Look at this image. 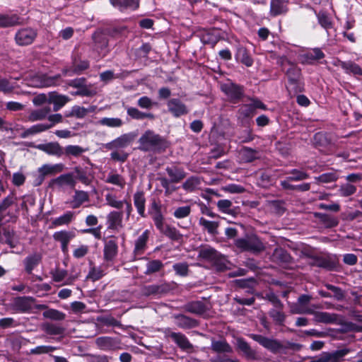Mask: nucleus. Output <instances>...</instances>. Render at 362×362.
<instances>
[{
  "label": "nucleus",
  "mask_w": 362,
  "mask_h": 362,
  "mask_svg": "<svg viewBox=\"0 0 362 362\" xmlns=\"http://www.w3.org/2000/svg\"><path fill=\"white\" fill-rule=\"evenodd\" d=\"M138 148L144 152L162 153L168 148L166 139L152 130L146 131L139 139Z\"/></svg>",
  "instance_id": "obj_1"
},
{
  "label": "nucleus",
  "mask_w": 362,
  "mask_h": 362,
  "mask_svg": "<svg viewBox=\"0 0 362 362\" xmlns=\"http://www.w3.org/2000/svg\"><path fill=\"white\" fill-rule=\"evenodd\" d=\"M234 244L241 252H250L252 254H259L265 250L264 243L255 234H247L243 238H238Z\"/></svg>",
  "instance_id": "obj_2"
},
{
  "label": "nucleus",
  "mask_w": 362,
  "mask_h": 362,
  "mask_svg": "<svg viewBox=\"0 0 362 362\" xmlns=\"http://www.w3.org/2000/svg\"><path fill=\"white\" fill-rule=\"evenodd\" d=\"M289 67L285 71L286 76L290 85L293 86L294 93H301L304 90L302 82V74L300 69L291 61H287Z\"/></svg>",
  "instance_id": "obj_3"
},
{
  "label": "nucleus",
  "mask_w": 362,
  "mask_h": 362,
  "mask_svg": "<svg viewBox=\"0 0 362 362\" xmlns=\"http://www.w3.org/2000/svg\"><path fill=\"white\" fill-rule=\"evenodd\" d=\"M171 289L170 284L163 282L159 284L143 286L141 288V293L145 297L151 296L160 297L169 293Z\"/></svg>",
  "instance_id": "obj_4"
},
{
  "label": "nucleus",
  "mask_w": 362,
  "mask_h": 362,
  "mask_svg": "<svg viewBox=\"0 0 362 362\" xmlns=\"http://www.w3.org/2000/svg\"><path fill=\"white\" fill-rule=\"evenodd\" d=\"M311 259L309 264L312 267H317L328 271H334L337 267L336 257L332 256L320 257L317 255H308Z\"/></svg>",
  "instance_id": "obj_5"
},
{
  "label": "nucleus",
  "mask_w": 362,
  "mask_h": 362,
  "mask_svg": "<svg viewBox=\"0 0 362 362\" xmlns=\"http://www.w3.org/2000/svg\"><path fill=\"white\" fill-rule=\"evenodd\" d=\"M250 337L274 354L281 352V342L277 339H270L262 335L255 334H251Z\"/></svg>",
  "instance_id": "obj_6"
},
{
  "label": "nucleus",
  "mask_w": 362,
  "mask_h": 362,
  "mask_svg": "<svg viewBox=\"0 0 362 362\" xmlns=\"http://www.w3.org/2000/svg\"><path fill=\"white\" fill-rule=\"evenodd\" d=\"M37 36V33L32 28H24L18 30L16 34V41L19 45H28L31 44Z\"/></svg>",
  "instance_id": "obj_7"
},
{
  "label": "nucleus",
  "mask_w": 362,
  "mask_h": 362,
  "mask_svg": "<svg viewBox=\"0 0 362 362\" xmlns=\"http://www.w3.org/2000/svg\"><path fill=\"white\" fill-rule=\"evenodd\" d=\"M168 111L175 117L187 115V106L178 98H172L167 103Z\"/></svg>",
  "instance_id": "obj_8"
},
{
  "label": "nucleus",
  "mask_w": 362,
  "mask_h": 362,
  "mask_svg": "<svg viewBox=\"0 0 362 362\" xmlns=\"http://www.w3.org/2000/svg\"><path fill=\"white\" fill-rule=\"evenodd\" d=\"M221 89L233 103L238 102L243 96V88L234 83L225 84Z\"/></svg>",
  "instance_id": "obj_9"
},
{
  "label": "nucleus",
  "mask_w": 362,
  "mask_h": 362,
  "mask_svg": "<svg viewBox=\"0 0 362 362\" xmlns=\"http://www.w3.org/2000/svg\"><path fill=\"white\" fill-rule=\"evenodd\" d=\"M149 214L151 216L155 226L157 228H160L162 224L164 223V216L162 213V205L153 199L151 204Z\"/></svg>",
  "instance_id": "obj_10"
},
{
  "label": "nucleus",
  "mask_w": 362,
  "mask_h": 362,
  "mask_svg": "<svg viewBox=\"0 0 362 362\" xmlns=\"http://www.w3.org/2000/svg\"><path fill=\"white\" fill-rule=\"evenodd\" d=\"M165 334L170 337L181 349L187 351L193 348V345L182 333L170 332L167 329Z\"/></svg>",
  "instance_id": "obj_11"
},
{
  "label": "nucleus",
  "mask_w": 362,
  "mask_h": 362,
  "mask_svg": "<svg viewBox=\"0 0 362 362\" xmlns=\"http://www.w3.org/2000/svg\"><path fill=\"white\" fill-rule=\"evenodd\" d=\"M210 349L217 355L232 354L233 352V347L225 339L216 340L212 338Z\"/></svg>",
  "instance_id": "obj_12"
},
{
  "label": "nucleus",
  "mask_w": 362,
  "mask_h": 362,
  "mask_svg": "<svg viewBox=\"0 0 362 362\" xmlns=\"http://www.w3.org/2000/svg\"><path fill=\"white\" fill-rule=\"evenodd\" d=\"M112 239L105 241L103 250V257L105 261H112L118 252V245L117 238L115 236L111 237Z\"/></svg>",
  "instance_id": "obj_13"
},
{
  "label": "nucleus",
  "mask_w": 362,
  "mask_h": 362,
  "mask_svg": "<svg viewBox=\"0 0 362 362\" xmlns=\"http://www.w3.org/2000/svg\"><path fill=\"white\" fill-rule=\"evenodd\" d=\"M272 260L280 265H288L293 262L290 254L282 247L276 248L272 255Z\"/></svg>",
  "instance_id": "obj_14"
},
{
  "label": "nucleus",
  "mask_w": 362,
  "mask_h": 362,
  "mask_svg": "<svg viewBox=\"0 0 362 362\" xmlns=\"http://www.w3.org/2000/svg\"><path fill=\"white\" fill-rule=\"evenodd\" d=\"M35 299L30 296L17 297L13 300V308L16 311L27 313L32 309V305Z\"/></svg>",
  "instance_id": "obj_15"
},
{
  "label": "nucleus",
  "mask_w": 362,
  "mask_h": 362,
  "mask_svg": "<svg viewBox=\"0 0 362 362\" xmlns=\"http://www.w3.org/2000/svg\"><path fill=\"white\" fill-rule=\"evenodd\" d=\"M35 148L50 156L60 157L64 154V149L58 142L40 144L35 146Z\"/></svg>",
  "instance_id": "obj_16"
},
{
  "label": "nucleus",
  "mask_w": 362,
  "mask_h": 362,
  "mask_svg": "<svg viewBox=\"0 0 362 362\" xmlns=\"http://www.w3.org/2000/svg\"><path fill=\"white\" fill-rule=\"evenodd\" d=\"M288 0H271L269 15L276 17L286 14L288 11Z\"/></svg>",
  "instance_id": "obj_17"
},
{
  "label": "nucleus",
  "mask_w": 362,
  "mask_h": 362,
  "mask_svg": "<svg viewBox=\"0 0 362 362\" xmlns=\"http://www.w3.org/2000/svg\"><path fill=\"white\" fill-rule=\"evenodd\" d=\"M218 209L223 213L228 214L233 217H236L240 214V206H233V203L228 199H221L216 204Z\"/></svg>",
  "instance_id": "obj_18"
},
{
  "label": "nucleus",
  "mask_w": 362,
  "mask_h": 362,
  "mask_svg": "<svg viewBox=\"0 0 362 362\" xmlns=\"http://www.w3.org/2000/svg\"><path fill=\"white\" fill-rule=\"evenodd\" d=\"M96 345L102 350L110 351L119 349V341L110 337H100L95 340Z\"/></svg>",
  "instance_id": "obj_19"
},
{
  "label": "nucleus",
  "mask_w": 362,
  "mask_h": 362,
  "mask_svg": "<svg viewBox=\"0 0 362 362\" xmlns=\"http://www.w3.org/2000/svg\"><path fill=\"white\" fill-rule=\"evenodd\" d=\"M135 139V134L132 133L124 134L115 139L112 141L106 144L105 147L108 149L113 148H124L131 144Z\"/></svg>",
  "instance_id": "obj_20"
},
{
  "label": "nucleus",
  "mask_w": 362,
  "mask_h": 362,
  "mask_svg": "<svg viewBox=\"0 0 362 362\" xmlns=\"http://www.w3.org/2000/svg\"><path fill=\"white\" fill-rule=\"evenodd\" d=\"M182 308L185 311L197 315H202L209 309L204 303L200 300L188 302L184 305Z\"/></svg>",
  "instance_id": "obj_21"
},
{
  "label": "nucleus",
  "mask_w": 362,
  "mask_h": 362,
  "mask_svg": "<svg viewBox=\"0 0 362 362\" xmlns=\"http://www.w3.org/2000/svg\"><path fill=\"white\" fill-rule=\"evenodd\" d=\"M235 344L237 349L242 352L246 358L252 360L257 358L256 351L252 349L250 345L243 338H237Z\"/></svg>",
  "instance_id": "obj_22"
},
{
  "label": "nucleus",
  "mask_w": 362,
  "mask_h": 362,
  "mask_svg": "<svg viewBox=\"0 0 362 362\" xmlns=\"http://www.w3.org/2000/svg\"><path fill=\"white\" fill-rule=\"evenodd\" d=\"M76 183V182L74 180L73 175L71 173H66L61 175L57 178L52 179L49 184V187H52L54 185H57L59 187H62L66 185L74 188Z\"/></svg>",
  "instance_id": "obj_23"
},
{
  "label": "nucleus",
  "mask_w": 362,
  "mask_h": 362,
  "mask_svg": "<svg viewBox=\"0 0 362 362\" xmlns=\"http://www.w3.org/2000/svg\"><path fill=\"white\" fill-rule=\"evenodd\" d=\"M69 101L68 96L60 95L57 92H50L48 94V103L54 105L53 110L54 112L59 110Z\"/></svg>",
  "instance_id": "obj_24"
},
{
  "label": "nucleus",
  "mask_w": 362,
  "mask_h": 362,
  "mask_svg": "<svg viewBox=\"0 0 362 362\" xmlns=\"http://www.w3.org/2000/svg\"><path fill=\"white\" fill-rule=\"evenodd\" d=\"M74 237L75 234L73 232L66 230L58 231L53 235L54 240L61 243L62 250L64 253L68 250V245L70 240Z\"/></svg>",
  "instance_id": "obj_25"
},
{
  "label": "nucleus",
  "mask_w": 362,
  "mask_h": 362,
  "mask_svg": "<svg viewBox=\"0 0 362 362\" xmlns=\"http://www.w3.org/2000/svg\"><path fill=\"white\" fill-rule=\"evenodd\" d=\"M149 230H146L134 243V255H141L147 248V242L149 238Z\"/></svg>",
  "instance_id": "obj_26"
},
{
  "label": "nucleus",
  "mask_w": 362,
  "mask_h": 362,
  "mask_svg": "<svg viewBox=\"0 0 362 362\" xmlns=\"http://www.w3.org/2000/svg\"><path fill=\"white\" fill-rule=\"evenodd\" d=\"M89 67V62L88 61H80L78 62L76 59H73L72 66L69 69H64L62 73L64 75L73 76L74 74H80L83 71L86 70Z\"/></svg>",
  "instance_id": "obj_27"
},
{
  "label": "nucleus",
  "mask_w": 362,
  "mask_h": 362,
  "mask_svg": "<svg viewBox=\"0 0 362 362\" xmlns=\"http://www.w3.org/2000/svg\"><path fill=\"white\" fill-rule=\"evenodd\" d=\"M255 114L252 106L250 104H245L239 108L238 111V119L243 125H246Z\"/></svg>",
  "instance_id": "obj_28"
},
{
  "label": "nucleus",
  "mask_w": 362,
  "mask_h": 362,
  "mask_svg": "<svg viewBox=\"0 0 362 362\" xmlns=\"http://www.w3.org/2000/svg\"><path fill=\"white\" fill-rule=\"evenodd\" d=\"M174 317L177 320V325L182 329H191L199 325L197 320L182 314L175 315Z\"/></svg>",
  "instance_id": "obj_29"
},
{
  "label": "nucleus",
  "mask_w": 362,
  "mask_h": 362,
  "mask_svg": "<svg viewBox=\"0 0 362 362\" xmlns=\"http://www.w3.org/2000/svg\"><path fill=\"white\" fill-rule=\"evenodd\" d=\"M314 216L316 218L319 219V221L327 228H334V227L337 226L339 223L337 217H335L334 216H332V215H329L327 214L315 212Z\"/></svg>",
  "instance_id": "obj_30"
},
{
  "label": "nucleus",
  "mask_w": 362,
  "mask_h": 362,
  "mask_svg": "<svg viewBox=\"0 0 362 362\" xmlns=\"http://www.w3.org/2000/svg\"><path fill=\"white\" fill-rule=\"evenodd\" d=\"M219 253L220 252L211 246L206 245L199 249L198 257L211 263L215 260L216 257H218Z\"/></svg>",
  "instance_id": "obj_31"
},
{
  "label": "nucleus",
  "mask_w": 362,
  "mask_h": 362,
  "mask_svg": "<svg viewBox=\"0 0 362 362\" xmlns=\"http://www.w3.org/2000/svg\"><path fill=\"white\" fill-rule=\"evenodd\" d=\"M165 170L170 178L171 183H178L186 177L184 169L175 165L167 167Z\"/></svg>",
  "instance_id": "obj_32"
},
{
  "label": "nucleus",
  "mask_w": 362,
  "mask_h": 362,
  "mask_svg": "<svg viewBox=\"0 0 362 362\" xmlns=\"http://www.w3.org/2000/svg\"><path fill=\"white\" fill-rule=\"evenodd\" d=\"M42 260V255L39 253L32 254L25 258L23 264L25 272L30 274L35 267H37Z\"/></svg>",
  "instance_id": "obj_33"
},
{
  "label": "nucleus",
  "mask_w": 362,
  "mask_h": 362,
  "mask_svg": "<svg viewBox=\"0 0 362 362\" xmlns=\"http://www.w3.org/2000/svg\"><path fill=\"white\" fill-rule=\"evenodd\" d=\"M110 2L120 11L128 8L136 10L139 6V0H110Z\"/></svg>",
  "instance_id": "obj_34"
},
{
  "label": "nucleus",
  "mask_w": 362,
  "mask_h": 362,
  "mask_svg": "<svg viewBox=\"0 0 362 362\" xmlns=\"http://www.w3.org/2000/svg\"><path fill=\"white\" fill-rule=\"evenodd\" d=\"M41 329L49 335H63L66 330L64 327L52 322L42 323Z\"/></svg>",
  "instance_id": "obj_35"
},
{
  "label": "nucleus",
  "mask_w": 362,
  "mask_h": 362,
  "mask_svg": "<svg viewBox=\"0 0 362 362\" xmlns=\"http://www.w3.org/2000/svg\"><path fill=\"white\" fill-rule=\"evenodd\" d=\"M314 315V320L317 322H322L330 324L334 322L337 319L336 314H331L327 312L315 311L313 309V313H310Z\"/></svg>",
  "instance_id": "obj_36"
},
{
  "label": "nucleus",
  "mask_w": 362,
  "mask_h": 362,
  "mask_svg": "<svg viewBox=\"0 0 362 362\" xmlns=\"http://www.w3.org/2000/svg\"><path fill=\"white\" fill-rule=\"evenodd\" d=\"M89 201V195L87 192L83 190H75L73 199L71 202L72 209L80 207L83 203Z\"/></svg>",
  "instance_id": "obj_37"
},
{
  "label": "nucleus",
  "mask_w": 362,
  "mask_h": 362,
  "mask_svg": "<svg viewBox=\"0 0 362 362\" xmlns=\"http://www.w3.org/2000/svg\"><path fill=\"white\" fill-rule=\"evenodd\" d=\"M134 204L137 209L139 214L141 217H146V214H145L146 198H145L144 192L139 191V192H136L134 194Z\"/></svg>",
  "instance_id": "obj_38"
},
{
  "label": "nucleus",
  "mask_w": 362,
  "mask_h": 362,
  "mask_svg": "<svg viewBox=\"0 0 362 362\" xmlns=\"http://www.w3.org/2000/svg\"><path fill=\"white\" fill-rule=\"evenodd\" d=\"M105 182L108 184L116 185L121 189L124 188L126 185L125 179L124 177L117 173L115 170H112L108 173L107 178L105 180Z\"/></svg>",
  "instance_id": "obj_39"
},
{
  "label": "nucleus",
  "mask_w": 362,
  "mask_h": 362,
  "mask_svg": "<svg viewBox=\"0 0 362 362\" xmlns=\"http://www.w3.org/2000/svg\"><path fill=\"white\" fill-rule=\"evenodd\" d=\"M50 112V107L45 106L42 108L33 110L28 115V119L30 122L43 120L47 117V115Z\"/></svg>",
  "instance_id": "obj_40"
},
{
  "label": "nucleus",
  "mask_w": 362,
  "mask_h": 362,
  "mask_svg": "<svg viewBox=\"0 0 362 362\" xmlns=\"http://www.w3.org/2000/svg\"><path fill=\"white\" fill-rule=\"evenodd\" d=\"M21 23L20 18L16 15L0 14V28L12 27Z\"/></svg>",
  "instance_id": "obj_41"
},
{
  "label": "nucleus",
  "mask_w": 362,
  "mask_h": 362,
  "mask_svg": "<svg viewBox=\"0 0 362 362\" xmlns=\"http://www.w3.org/2000/svg\"><path fill=\"white\" fill-rule=\"evenodd\" d=\"M110 229L116 230L119 227H122V213L118 211H112L107 216Z\"/></svg>",
  "instance_id": "obj_42"
},
{
  "label": "nucleus",
  "mask_w": 362,
  "mask_h": 362,
  "mask_svg": "<svg viewBox=\"0 0 362 362\" xmlns=\"http://www.w3.org/2000/svg\"><path fill=\"white\" fill-rule=\"evenodd\" d=\"M284 308H273L269 311V315L273 320L275 325L284 326L286 315L283 311Z\"/></svg>",
  "instance_id": "obj_43"
},
{
  "label": "nucleus",
  "mask_w": 362,
  "mask_h": 362,
  "mask_svg": "<svg viewBox=\"0 0 362 362\" xmlns=\"http://www.w3.org/2000/svg\"><path fill=\"white\" fill-rule=\"evenodd\" d=\"M199 223L202 226L210 235H216L218 232V228L219 223L217 221H211L206 220V218L201 217L199 221Z\"/></svg>",
  "instance_id": "obj_44"
},
{
  "label": "nucleus",
  "mask_w": 362,
  "mask_h": 362,
  "mask_svg": "<svg viewBox=\"0 0 362 362\" xmlns=\"http://www.w3.org/2000/svg\"><path fill=\"white\" fill-rule=\"evenodd\" d=\"M127 112L129 117L134 119H144L145 118L153 119L155 118V116L153 113L143 112L136 107H128L127 109Z\"/></svg>",
  "instance_id": "obj_45"
},
{
  "label": "nucleus",
  "mask_w": 362,
  "mask_h": 362,
  "mask_svg": "<svg viewBox=\"0 0 362 362\" xmlns=\"http://www.w3.org/2000/svg\"><path fill=\"white\" fill-rule=\"evenodd\" d=\"M235 58L238 61L240 62L247 66H251L253 63V60L249 55L247 49L243 47H240L237 49L235 54Z\"/></svg>",
  "instance_id": "obj_46"
},
{
  "label": "nucleus",
  "mask_w": 362,
  "mask_h": 362,
  "mask_svg": "<svg viewBox=\"0 0 362 362\" xmlns=\"http://www.w3.org/2000/svg\"><path fill=\"white\" fill-rule=\"evenodd\" d=\"M228 260L221 253L218 254V257H216L215 260H214L211 264L212 266L215 268V269L218 272H223L228 269H229V267H228Z\"/></svg>",
  "instance_id": "obj_47"
},
{
  "label": "nucleus",
  "mask_w": 362,
  "mask_h": 362,
  "mask_svg": "<svg viewBox=\"0 0 362 362\" xmlns=\"http://www.w3.org/2000/svg\"><path fill=\"white\" fill-rule=\"evenodd\" d=\"M164 267L163 263L160 259L149 260L146 264V269L144 274L146 275H151L152 274L158 272Z\"/></svg>",
  "instance_id": "obj_48"
},
{
  "label": "nucleus",
  "mask_w": 362,
  "mask_h": 362,
  "mask_svg": "<svg viewBox=\"0 0 362 362\" xmlns=\"http://www.w3.org/2000/svg\"><path fill=\"white\" fill-rule=\"evenodd\" d=\"M158 229L165 235L173 240H178L182 236L175 228L168 225L164 226V223L162 224L160 228Z\"/></svg>",
  "instance_id": "obj_49"
},
{
  "label": "nucleus",
  "mask_w": 362,
  "mask_h": 362,
  "mask_svg": "<svg viewBox=\"0 0 362 362\" xmlns=\"http://www.w3.org/2000/svg\"><path fill=\"white\" fill-rule=\"evenodd\" d=\"M340 66L347 73H352L354 75L362 76V69L353 62H341L340 63Z\"/></svg>",
  "instance_id": "obj_50"
},
{
  "label": "nucleus",
  "mask_w": 362,
  "mask_h": 362,
  "mask_svg": "<svg viewBox=\"0 0 362 362\" xmlns=\"http://www.w3.org/2000/svg\"><path fill=\"white\" fill-rule=\"evenodd\" d=\"M4 236L5 237V243L10 246L11 248H14L18 244V238L13 230L4 228L3 231Z\"/></svg>",
  "instance_id": "obj_51"
},
{
  "label": "nucleus",
  "mask_w": 362,
  "mask_h": 362,
  "mask_svg": "<svg viewBox=\"0 0 362 362\" xmlns=\"http://www.w3.org/2000/svg\"><path fill=\"white\" fill-rule=\"evenodd\" d=\"M281 187L285 189L296 190L299 192H306L310 189V183H303L298 185H293L290 183V181L284 180L281 182Z\"/></svg>",
  "instance_id": "obj_52"
},
{
  "label": "nucleus",
  "mask_w": 362,
  "mask_h": 362,
  "mask_svg": "<svg viewBox=\"0 0 362 362\" xmlns=\"http://www.w3.org/2000/svg\"><path fill=\"white\" fill-rule=\"evenodd\" d=\"M49 129V127L47 126L45 124H37L32 126L31 127L25 130L21 136L23 138H25L30 135L35 134L42 132H45L46 130Z\"/></svg>",
  "instance_id": "obj_53"
},
{
  "label": "nucleus",
  "mask_w": 362,
  "mask_h": 362,
  "mask_svg": "<svg viewBox=\"0 0 362 362\" xmlns=\"http://www.w3.org/2000/svg\"><path fill=\"white\" fill-rule=\"evenodd\" d=\"M42 315L45 318L56 321L64 320L66 317V315L64 313L52 308L47 309L43 313Z\"/></svg>",
  "instance_id": "obj_54"
},
{
  "label": "nucleus",
  "mask_w": 362,
  "mask_h": 362,
  "mask_svg": "<svg viewBox=\"0 0 362 362\" xmlns=\"http://www.w3.org/2000/svg\"><path fill=\"white\" fill-rule=\"evenodd\" d=\"M201 184V180L199 177L192 176L189 177L183 184L182 187L185 190L192 192L195 190Z\"/></svg>",
  "instance_id": "obj_55"
},
{
  "label": "nucleus",
  "mask_w": 362,
  "mask_h": 362,
  "mask_svg": "<svg viewBox=\"0 0 362 362\" xmlns=\"http://www.w3.org/2000/svg\"><path fill=\"white\" fill-rule=\"evenodd\" d=\"M73 218H74V212L67 211L64 215L53 220L52 222V224L54 226L68 225L72 221Z\"/></svg>",
  "instance_id": "obj_56"
},
{
  "label": "nucleus",
  "mask_w": 362,
  "mask_h": 362,
  "mask_svg": "<svg viewBox=\"0 0 362 362\" xmlns=\"http://www.w3.org/2000/svg\"><path fill=\"white\" fill-rule=\"evenodd\" d=\"M281 342V352L284 354H287L288 350L293 351H299L303 348V345L300 344L286 340Z\"/></svg>",
  "instance_id": "obj_57"
},
{
  "label": "nucleus",
  "mask_w": 362,
  "mask_h": 362,
  "mask_svg": "<svg viewBox=\"0 0 362 362\" xmlns=\"http://www.w3.org/2000/svg\"><path fill=\"white\" fill-rule=\"evenodd\" d=\"M318 23L325 30H328L333 26L332 22L328 15L323 11H320L317 14Z\"/></svg>",
  "instance_id": "obj_58"
},
{
  "label": "nucleus",
  "mask_w": 362,
  "mask_h": 362,
  "mask_svg": "<svg viewBox=\"0 0 362 362\" xmlns=\"http://www.w3.org/2000/svg\"><path fill=\"white\" fill-rule=\"evenodd\" d=\"M86 151V148L77 145H69L64 148V153L66 156H72L78 157Z\"/></svg>",
  "instance_id": "obj_59"
},
{
  "label": "nucleus",
  "mask_w": 362,
  "mask_h": 362,
  "mask_svg": "<svg viewBox=\"0 0 362 362\" xmlns=\"http://www.w3.org/2000/svg\"><path fill=\"white\" fill-rule=\"evenodd\" d=\"M90 111L83 107L75 105L71 108L69 113L66 114V117H76L77 118H83Z\"/></svg>",
  "instance_id": "obj_60"
},
{
  "label": "nucleus",
  "mask_w": 362,
  "mask_h": 362,
  "mask_svg": "<svg viewBox=\"0 0 362 362\" xmlns=\"http://www.w3.org/2000/svg\"><path fill=\"white\" fill-rule=\"evenodd\" d=\"M74 173L76 174V179L81 181L83 184L88 185L91 180L87 175V172L85 169L80 166H76L74 169Z\"/></svg>",
  "instance_id": "obj_61"
},
{
  "label": "nucleus",
  "mask_w": 362,
  "mask_h": 362,
  "mask_svg": "<svg viewBox=\"0 0 362 362\" xmlns=\"http://www.w3.org/2000/svg\"><path fill=\"white\" fill-rule=\"evenodd\" d=\"M241 153L243 158L247 163L252 162L257 158V151L249 147H244Z\"/></svg>",
  "instance_id": "obj_62"
},
{
  "label": "nucleus",
  "mask_w": 362,
  "mask_h": 362,
  "mask_svg": "<svg viewBox=\"0 0 362 362\" xmlns=\"http://www.w3.org/2000/svg\"><path fill=\"white\" fill-rule=\"evenodd\" d=\"M309 175L308 173L298 170L297 169H293L290 172V176H288L286 180L288 181H301L308 178Z\"/></svg>",
  "instance_id": "obj_63"
},
{
  "label": "nucleus",
  "mask_w": 362,
  "mask_h": 362,
  "mask_svg": "<svg viewBox=\"0 0 362 362\" xmlns=\"http://www.w3.org/2000/svg\"><path fill=\"white\" fill-rule=\"evenodd\" d=\"M15 86L9 81L8 79L0 76V92L4 94L13 93Z\"/></svg>",
  "instance_id": "obj_64"
}]
</instances>
